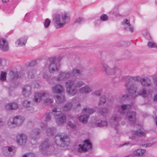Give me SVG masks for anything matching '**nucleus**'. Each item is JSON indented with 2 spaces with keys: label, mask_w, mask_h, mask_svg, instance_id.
Instances as JSON below:
<instances>
[{
  "label": "nucleus",
  "mask_w": 157,
  "mask_h": 157,
  "mask_svg": "<svg viewBox=\"0 0 157 157\" xmlns=\"http://www.w3.org/2000/svg\"><path fill=\"white\" fill-rule=\"evenodd\" d=\"M95 111L93 109L84 108L82 110L84 115L80 116L78 118L79 120L83 123H86L89 115L94 113Z\"/></svg>",
  "instance_id": "obj_7"
},
{
  "label": "nucleus",
  "mask_w": 157,
  "mask_h": 157,
  "mask_svg": "<svg viewBox=\"0 0 157 157\" xmlns=\"http://www.w3.org/2000/svg\"><path fill=\"white\" fill-rule=\"evenodd\" d=\"M145 37L148 40H150L151 39V37L150 35L148 34H147L145 36Z\"/></svg>",
  "instance_id": "obj_57"
},
{
  "label": "nucleus",
  "mask_w": 157,
  "mask_h": 157,
  "mask_svg": "<svg viewBox=\"0 0 157 157\" xmlns=\"http://www.w3.org/2000/svg\"><path fill=\"white\" fill-rule=\"evenodd\" d=\"M65 101V97L62 95L57 96L56 97V101L57 103H60L63 102Z\"/></svg>",
  "instance_id": "obj_35"
},
{
  "label": "nucleus",
  "mask_w": 157,
  "mask_h": 157,
  "mask_svg": "<svg viewBox=\"0 0 157 157\" xmlns=\"http://www.w3.org/2000/svg\"><path fill=\"white\" fill-rule=\"evenodd\" d=\"M132 133L134 134V135L139 137L144 136L145 135V132L140 129H139L136 131H132Z\"/></svg>",
  "instance_id": "obj_29"
},
{
  "label": "nucleus",
  "mask_w": 157,
  "mask_h": 157,
  "mask_svg": "<svg viewBox=\"0 0 157 157\" xmlns=\"http://www.w3.org/2000/svg\"><path fill=\"white\" fill-rule=\"evenodd\" d=\"M154 120L155 121L156 125L157 126V116H156L155 117Z\"/></svg>",
  "instance_id": "obj_63"
},
{
  "label": "nucleus",
  "mask_w": 157,
  "mask_h": 157,
  "mask_svg": "<svg viewBox=\"0 0 157 157\" xmlns=\"http://www.w3.org/2000/svg\"><path fill=\"white\" fill-rule=\"evenodd\" d=\"M140 82L144 86H149L151 84V80L147 78H143L140 79Z\"/></svg>",
  "instance_id": "obj_21"
},
{
  "label": "nucleus",
  "mask_w": 157,
  "mask_h": 157,
  "mask_svg": "<svg viewBox=\"0 0 157 157\" xmlns=\"http://www.w3.org/2000/svg\"><path fill=\"white\" fill-rule=\"evenodd\" d=\"M0 48L3 51H6L8 50V42L5 39H2V41H1Z\"/></svg>",
  "instance_id": "obj_22"
},
{
  "label": "nucleus",
  "mask_w": 157,
  "mask_h": 157,
  "mask_svg": "<svg viewBox=\"0 0 157 157\" xmlns=\"http://www.w3.org/2000/svg\"><path fill=\"white\" fill-rule=\"evenodd\" d=\"M36 69H33L30 70L27 73L28 77L29 78H33L36 74Z\"/></svg>",
  "instance_id": "obj_33"
},
{
  "label": "nucleus",
  "mask_w": 157,
  "mask_h": 157,
  "mask_svg": "<svg viewBox=\"0 0 157 157\" xmlns=\"http://www.w3.org/2000/svg\"><path fill=\"white\" fill-rule=\"evenodd\" d=\"M85 84L82 81H76L75 80L69 79L66 82V93L69 95L73 96L77 92V88H79Z\"/></svg>",
  "instance_id": "obj_3"
},
{
  "label": "nucleus",
  "mask_w": 157,
  "mask_h": 157,
  "mask_svg": "<svg viewBox=\"0 0 157 157\" xmlns=\"http://www.w3.org/2000/svg\"><path fill=\"white\" fill-rule=\"evenodd\" d=\"M153 80L155 86L157 87V77H154Z\"/></svg>",
  "instance_id": "obj_56"
},
{
  "label": "nucleus",
  "mask_w": 157,
  "mask_h": 157,
  "mask_svg": "<svg viewBox=\"0 0 157 157\" xmlns=\"http://www.w3.org/2000/svg\"><path fill=\"white\" fill-rule=\"evenodd\" d=\"M27 39L28 37L27 36H25L21 37L15 42L16 46L17 47L25 46Z\"/></svg>",
  "instance_id": "obj_17"
},
{
  "label": "nucleus",
  "mask_w": 157,
  "mask_h": 157,
  "mask_svg": "<svg viewBox=\"0 0 157 157\" xmlns=\"http://www.w3.org/2000/svg\"><path fill=\"white\" fill-rule=\"evenodd\" d=\"M121 117L120 116L117 115H113L112 117L111 120L112 121V125H113L114 128L117 131V127L118 126V121L120 120Z\"/></svg>",
  "instance_id": "obj_16"
},
{
  "label": "nucleus",
  "mask_w": 157,
  "mask_h": 157,
  "mask_svg": "<svg viewBox=\"0 0 157 157\" xmlns=\"http://www.w3.org/2000/svg\"><path fill=\"white\" fill-rule=\"evenodd\" d=\"M122 24L123 25H126L128 27L129 31L131 32H133V27L132 25H131L129 21L127 19L124 20L122 22Z\"/></svg>",
  "instance_id": "obj_28"
},
{
  "label": "nucleus",
  "mask_w": 157,
  "mask_h": 157,
  "mask_svg": "<svg viewBox=\"0 0 157 157\" xmlns=\"http://www.w3.org/2000/svg\"><path fill=\"white\" fill-rule=\"evenodd\" d=\"M92 147V144L91 143L89 140H86L84 141L83 144L79 145V148H78L77 151L79 152H84Z\"/></svg>",
  "instance_id": "obj_10"
},
{
  "label": "nucleus",
  "mask_w": 157,
  "mask_h": 157,
  "mask_svg": "<svg viewBox=\"0 0 157 157\" xmlns=\"http://www.w3.org/2000/svg\"><path fill=\"white\" fill-rule=\"evenodd\" d=\"M100 114L104 116H105L108 113V110L107 109L105 108H104L99 111Z\"/></svg>",
  "instance_id": "obj_41"
},
{
  "label": "nucleus",
  "mask_w": 157,
  "mask_h": 157,
  "mask_svg": "<svg viewBox=\"0 0 157 157\" xmlns=\"http://www.w3.org/2000/svg\"><path fill=\"white\" fill-rule=\"evenodd\" d=\"M102 92V90L101 89H100L99 90H96L93 92L92 94L93 95H95L96 96H99L101 95V93Z\"/></svg>",
  "instance_id": "obj_47"
},
{
  "label": "nucleus",
  "mask_w": 157,
  "mask_h": 157,
  "mask_svg": "<svg viewBox=\"0 0 157 157\" xmlns=\"http://www.w3.org/2000/svg\"><path fill=\"white\" fill-rule=\"evenodd\" d=\"M96 124L98 127L105 126L107 125V122L106 121H103L101 120H98L96 121Z\"/></svg>",
  "instance_id": "obj_36"
},
{
  "label": "nucleus",
  "mask_w": 157,
  "mask_h": 157,
  "mask_svg": "<svg viewBox=\"0 0 157 157\" xmlns=\"http://www.w3.org/2000/svg\"><path fill=\"white\" fill-rule=\"evenodd\" d=\"M52 90L54 93L60 94L63 91V87L61 85L57 84L53 86Z\"/></svg>",
  "instance_id": "obj_19"
},
{
  "label": "nucleus",
  "mask_w": 157,
  "mask_h": 157,
  "mask_svg": "<svg viewBox=\"0 0 157 157\" xmlns=\"http://www.w3.org/2000/svg\"><path fill=\"white\" fill-rule=\"evenodd\" d=\"M84 21V19L81 17L77 18L75 21V23H81L82 21Z\"/></svg>",
  "instance_id": "obj_50"
},
{
  "label": "nucleus",
  "mask_w": 157,
  "mask_h": 157,
  "mask_svg": "<svg viewBox=\"0 0 157 157\" xmlns=\"http://www.w3.org/2000/svg\"><path fill=\"white\" fill-rule=\"evenodd\" d=\"M51 113H46L45 115L46 121H49L51 120Z\"/></svg>",
  "instance_id": "obj_48"
},
{
  "label": "nucleus",
  "mask_w": 157,
  "mask_h": 157,
  "mask_svg": "<svg viewBox=\"0 0 157 157\" xmlns=\"http://www.w3.org/2000/svg\"><path fill=\"white\" fill-rule=\"evenodd\" d=\"M49 96V93L46 91H44L42 93H37L34 95V100L36 102H39L44 98Z\"/></svg>",
  "instance_id": "obj_13"
},
{
  "label": "nucleus",
  "mask_w": 157,
  "mask_h": 157,
  "mask_svg": "<svg viewBox=\"0 0 157 157\" xmlns=\"http://www.w3.org/2000/svg\"><path fill=\"white\" fill-rule=\"evenodd\" d=\"M67 125L72 128H73L75 126V124H73L71 122L69 121L68 122Z\"/></svg>",
  "instance_id": "obj_52"
},
{
  "label": "nucleus",
  "mask_w": 157,
  "mask_h": 157,
  "mask_svg": "<svg viewBox=\"0 0 157 157\" xmlns=\"http://www.w3.org/2000/svg\"><path fill=\"white\" fill-rule=\"evenodd\" d=\"M63 56L62 55L59 56L57 57V60L59 61V62H60V60L63 58Z\"/></svg>",
  "instance_id": "obj_58"
},
{
  "label": "nucleus",
  "mask_w": 157,
  "mask_h": 157,
  "mask_svg": "<svg viewBox=\"0 0 157 157\" xmlns=\"http://www.w3.org/2000/svg\"><path fill=\"white\" fill-rule=\"evenodd\" d=\"M40 132V129L37 128H34L31 132L30 136L32 140H36L38 138Z\"/></svg>",
  "instance_id": "obj_15"
},
{
  "label": "nucleus",
  "mask_w": 157,
  "mask_h": 157,
  "mask_svg": "<svg viewBox=\"0 0 157 157\" xmlns=\"http://www.w3.org/2000/svg\"><path fill=\"white\" fill-rule=\"evenodd\" d=\"M10 75L11 78L12 79L22 77V73L19 72H14L13 71H10Z\"/></svg>",
  "instance_id": "obj_24"
},
{
  "label": "nucleus",
  "mask_w": 157,
  "mask_h": 157,
  "mask_svg": "<svg viewBox=\"0 0 157 157\" xmlns=\"http://www.w3.org/2000/svg\"><path fill=\"white\" fill-rule=\"evenodd\" d=\"M18 83L17 82H12L11 84V87L15 88L17 86Z\"/></svg>",
  "instance_id": "obj_53"
},
{
  "label": "nucleus",
  "mask_w": 157,
  "mask_h": 157,
  "mask_svg": "<svg viewBox=\"0 0 157 157\" xmlns=\"http://www.w3.org/2000/svg\"><path fill=\"white\" fill-rule=\"evenodd\" d=\"M31 87L29 85L25 86L23 88L22 93L24 96L28 97L31 94Z\"/></svg>",
  "instance_id": "obj_18"
},
{
  "label": "nucleus",
  "mask_w": 157,
  "mask_h": 157,
  "mask_svg": "<svg viewBox=\"0 0 157 157\" xmlns=\"http://www.w3.org/2000/svg\"><path fill=\"white\" fill-rule=\"evenodd\" d=\"M106 101V98L104 95H102L100 98L99 101L98 102L99 105H102L104 104Z\"/></svg>",
  "instance_id": "obj_39"
},
{
  "label": "nucleus",
  "mask_w": 157,
  "mask_h": 157,
  "mask_svg": "<svg viewBox=\"0 0 157 157\" xmlns=\"http://www.w3.org/2000/svg\"><path fill=\"white\" fill-rule=\"evenodd\" d=\"M131 106L129 104H122L119 107L118 111L120 115L125 116V118L128 119L129 124H134L136 120V112L134 111H129L131 109Z\"/></svg>",
  "instance_id": "obj_1"
},
{
  "label": "nucleus",
  "mask_w": 157,
  "mask_h": 157,
  "mask_svg": "<svg viewBox=\"0 0 157 157\" xmlns=\"http://www.w3.org/2000/svg\"><path fill=\"white\" fill-rule=\"evenodd\" d=\"M139 95L142 97L145 98L147 97L149 94V92L146 90L145 88H143L139 92Z\"/></svg>",
  "instance_id": "obj_30"
},
{
  "label": "nucleus",
  "mask_w": 157,
  "mask_h": 157,
  "mask_svg": "<svg viewBox=\"0 0 157 157\" xmlns=\"http://www.w3.org/2000/svg\"><path fill=\"white\" fill-rule=\"evenodd\" d=\"M145 150L143 149H138L134 151L133 154L136 156H140L143 155L145 152Z\"/></svg>",
  "instance_id": "obj_34"
},
{
  "label": "nucleus",
  "mask_w": 157,
  "mask_h": 157,
  "mask_svg": "<svg viewBox=\"0 0 157 157\" xmlns=\"http://www.w3.org/2000/svg\"><path fill=\"white\" fill-rule=\"evenodd\" d=\"M71 76L76 77L79 75L80 74V71L77 69H73L71 72H70Z\"/></svg>",
  "instance_id": "obj_37"
},
{
  "label": "nucleus",
  "mask_w": 157,
  "mask_h": 157,
  "mask_svg": "<svg viewBox=\"0 0 157 157\" xmlns=\"http://www.w3.org/2000/svg\"><path fill=\"white\" fill-rule=\"evenodd\" d=\"M18 107V104L14 102L7 104L6 105V108L7 109L14 110L17 109Z\"/></svg>",
  "instance_id": "obj_25"
},
{
  "label": "nucleus",
  "mask_w": 157,
  "mask_h": 157,
  "mask_svg": "<svg viewBox=\"0 0 157 157\" xmlns=\"http://www.w3.org/2000/svg\"><path fill=\"white\" fill-rule=\"evenodd\" d=\"M57 58L54 56L49 58L50 64L49 66V69L51 73H53L55 71H57L59 69L60 65L55 63Z\"/></svg>",
  "instance_id": "obj_8"
},
{
  "label": "nucleus",
  "mask_w": 157,
  "mask_h": 157,
  "mask_svg": "<svg viewBox=\"0 0 157 157\" xmlns=\"http://www.w3.org/2000/svg\"><path fill=\"white\" fill-rule=\"evenodd\" d=\"M43 77L51 84H53L56 82L55 81L56 80V78H51L50 75L48 73H44L43 75Z\"/></svg>",
  "instance_id": "obj_20"
},
{
  "label": "nucleus",
  "mask_w": 157,
  "mask_h": 157,
  "mask_svg": "<svg viewBox=\"0 0 157 157\" xmlns=\"http://www.w3.org/2000/svg\"><path fill=\"white\" fill-rule=\"evenodd\" d=\"M27 14H26L25 16V17L24 18V20H25L26 21L29 22L28 20L26 18V17L27 16Z\"/></svg>",
  "instance_id": "obj_62"
},
{
  "label": "nucleus",
  "mask_w": 157,
  "mask_h": 157,
  "mask_svg": "<svg viewBox=\"0 0 157 157\" xmlns=\"http://www.w3.org/2000/svg\"><path fill=\"white\" fill-rule=\"evenodd\" d=\"M55 143L58 146L65 147L67 146L70 143V139L65 133H59L55 137Z\"/></svg>",
  "instance_id": "obj_5"
},
{
  "label": "nucleus",
  "mask_w": 157,
  "mask_h": 157,
  "mask_svg": "<svg viewBox=\"0 0 157 157\" xmlns=\"http://www.w3.org/2000/svg\"><path fill=\"white\" fill-rule=\"evenodd\" d=\"M40 126L41 128L43 130H45L47 127V125L46 124H44L43 123H42L41 124Z\"/></svg>",
  "instance_id": "obj_54"
},
{
  "label": "nucleus",
  "mask_w": 157,
  "mask_h": 157,
  "mask_svg": "<svg viewBox=\"0 0 157 157\" xmlns=\"http://www.w3.org/2000/svg\"><path fill=\"white\" fill-rule=\"evenodd\" d=\"M49 142L48 140L46 139L41 144L40 146V150L42 154L44 155L48 154L50 146Z\"/></svg>",
  "instance_id": "obj_11"
},
{
  "label": "nucleus",
  "mask_w": 157,
  "mask_h": 157,
  "mask_svg": "<svg viewBox=\"0 0 157 157\" xmlns=\"http://www.w3.org/2000/svg\"><path fill=\"white\" fill-rule=\"evenodd\" d=\"M71 75L70 72L65 71L60 72L58 77L56 78V80L57 81L61 80H66L70 77Z\"/></svg>",
  "instance_id": "obj_12"
},
{
  "label": "nucleus",
  "mask_w": 157,
  "mask_h": 157,
  "mask_svg": "<svg viewBox=\"0 0 157 157\" xmlns=\"http://www.w3.org/2000/svg\"><path fill=\"white\" fill-rule=\"evenodd\" d=\"M16 126L21 125L24 121L25 118L24 117L17 116L14 117Z\"/></svg>",
  "instance_id": "obj_23"
},
{
  "label": "nucleus",
  "mask_w": 157,
  "mask_h": 157,
  "mask_svg": "<svg viewBox=\"0 0 157 157\" xmlns=\"http://www.w3.org/2000/svg\"><path fill=\"white\" fill-rule=\"evenodd\" d=\"M51 23V21L50 19H49L48 18H47L45 20V22L44 23V26L45 28H47L48 27L49 25H50V24Z\"/></svg>",
  "instance_id": "obj_45"
},
{
  "label": "nucleus",
  "mask_w": 157,
  "mask_h": 157,
  "mask_svg": "<svg viewBox=\"0 0 157 157\" xmlns=\"http://www.w3.org/2000/svg\"><path fill=\"white\" fill-rule=\"evenodd\" d=\"M27 140L26 136L24 134H21L17 137V142L20 145L25 144Z\"/></svg>",
  "instance_id": "obj_14"
},
{
  "label": "nucleus",
  "mask_w": 157,
  "mask_h": 157,
  "mask_svg": "<svg viewBox=\"0 0 157 157\" xmlns=\"http://www.w3.org/2000/svg\"><path fill=\"white\" fill-rule=\"evenodd\" d=\"M128 96L127 94H125L122 96V98H121V101H123L124 100L127 99Z\"/></svg>",
  "instance_id": "obj_55"
},
{
  "label": "nucleus",
  "mask_w": 157,
  "mask_h": 157,
  "mask_svg": "<svg viewBox=\"0 0 157 157\" xmlns=\"http://www.w3.org/2000/svg\"><path fill=\"white\" fill-rule=\"evenodd\" d=\"M37 64L36 60H32L29 62H27L25 64V66L27 67H33L35 66Z\"/></svg>",
  "instance_id": "obj_38"
},
{
  "label": "nucleus",
  "mask_w": 157,
  "mask_h": 157,
  "mask_svg": "<svg viewBox=\"0 0 157 157\" xmlns=\"http://www.w3.org/2000/svg\"><path fill=\"white\" fill-rule=\"evenodd\" d=\"M23 157H35V155L33 153H30L28 155L25 154L24 155Z\"/></svg>",
  "instance_id": "obj_51"
},
{
  "label": "nucleus",
  "mask_w": 157,
  "mask_h": 157,
  "mask_svg": "<svg viewBox=\"0 0 157 157\" xmlns=\"http://www.w3.org/2000/svg\"><path fill=\"white\" fill-rule=\"evenodd\" d=\"M14 118H10L8 121V125L9 127L11 128L16 127Z\"/></svg>",
  "instance_id": "obj_32"
},
{
  "label": "nucleus",
  "mask_w": 157,
  "mask_h": 157,
  "mask_svg": "<svg viewBox=\"0 0 157 157\" xmlns=\"http://www.w3.org/2000/svg\"><path fill=\"white\" fill-rule=\"evenodd\" d=\"M140 79L139 76H125L122 77V80L126 82L125 84L126 90L128 92L129 96L132 98H135L137 95L138 94L136 92V87L134 84L131 85L129 87H128V86L131 82H132L133 81H140Z\"/></svg>",
  "instance_id": "obj_2"
},
{
  "label": "nucleus",
  "mask_w": 157,
  "mask_h": 157,
  "mask_svg": "<svg viewBox=\"0 0 157 157\" xmlns=\"http://www.w3.org/2000/svg\"><path fill=\"white\" fill-rule=\"evenodd\" d=\"M53 100L52 99H50L49 98H46L44 100V102L46 103L47 104H51Z\"/></svg>",
  "instance_id": "obj_46"
},
{
  "label": "nucleus",
  "mask_w": 157,
  "mask_h": 157,
  "mask_svg": "<svg viewBox=\"0 0 157 157\" xmlns=\"http://www.w3.org/2000/svg\"><path fill=\"white\" fill-rule=\"evenodd\" d=\"M56 128L55 127H51L47 129L46 133L49 136H52L56 132Z\"/></svg>",
  "instance_id": "obj_27"
},
{
  "label": "nucleus",
  "mask_w": 157,
  "mask_h": 157,
  "mask_svg": "<svg viewBox=\"0 0 157 157\" xmlns=\"http://www.w3.org/2000/svg\"><path fill=\"white\" fill-rule=\"evenodd\" d=\"M154 101H157V94L155 95L154 98Z\"/></svg>",
  "instance_id": "obj_61"
},
{
  "label": "nucleus",
  "mask_w": 157,
  "mask_h": 157,
  "mask_svg": "<svg viewBox=\"0 0 157 157\" xmlns=\"http://www.w3.org/2000/svg\"><path fill=\"white\" fill-rule=\"evenodd\" d=\"M30 102L27 100H25L23 102V105L25 107H27L29 106Z\"/></svg>",
  "instance_id": "obj_49"
},
{
  "label": "nucleus",
  "mask_w": 157,
  "mask_h": 157,
  "mask_svg": "<svg viewBox=\"0 0 157 157\" xmlns=\"http://www.w3.org/2000/svg\"><path fill=\"white\" fill-rule=\"evenodd\" d=\"M70 18L67 13L62 14V16L58 14L55 15L53 21L54 25L57 29L63 27L69 21Z\"/></svg>",
  "instance_id": "obj_4"
},
{
  "label": "nucleus",
  "mask_w": 157,
  "mask_h": 157,
  "mask_svg": "<svg viewBox=\"0 0 157 157\" xmlns=\"http://www.w3.org/2000/svg\"><path fill=\"white\" fill-rule=\"evenodd\" d=\"M102 64L103 66L104 70L106 74L108 75H112L115 73H120L121 70L118 68L115 67L113 68H110L108 65L102 61Z\"/></svg>",
  "instance_id": "obj_9"
},
{
  "label": "nucleus",
  "mask_w": 157,
  "mask_h": 157,
  "mask_svg": "<svg viewBox=\"0 0 157 157\" xmlns=\"http://www.w3.org/2000/svg\"><path fill=\"white\" fill-rule=\"evenodd\" d=\"M3 3H6L9 1V0H2Z\"/></svg>",
  "instance_id": "obj_64"
},
{
  "label": "nucleus",
  "mask_w": 157,
  "mask_h": 157,
  "mask_svg": "<svg viewBox=\"0 0 157 157\" xmlns=\"http://www.w3.org/2000/svg\"><path fill=\"white\" fill-rule=\"evenodd\" d=\"M4 125V122L2 121V119L0 118V127Z\"/></svg>",
  "instance_id": "obj_59"
},
{
  "label": "nucleus",
  "mask_w": 157,
  "mask_h": 157,
  "mask_svg": "<svg viewBox=\"0 0 157 157\" xmlns=\"http://www.w3.org/2000/svg\"><path fill=\"white\" fill-rule=\"evenodd\" d=\"M101 20L103 21H105L107 20L108 17L107 15L105 14H103L101 15L100 17Z\"/></svg>",
  "instance_id": "obj_44"
},
{
  "label": "nucleus",
  "mask_w": 157,
  "mask_h": 157,
  "mask_svg": "<svg viewBox=\"0 0 157 157\" xmlns=\"http://www.w3.org/2000/svg\"><path fill=\"white\" fill-rule=\"evenodd\" d=\"M91 90L88 86H85L81 88L79 90V92L82 94H87L91 92Z\"/></svg>",
  "instance_id": "obj_26"
},
{
  "label": "nucleus",
  "mask_w": 157,
  "mask_h": 157,
  "mask_svg": "<svg viewBox=\"0 0 157 157\" xmlns=\"http://www.w3.org/2000/svg\"><path fill=\"white\" fill-rule=\"evenodd\" d=\"M59 110L57 108H54L53 109L52 113L55 117L57 124L62 125L66 122V117L65 115L61 113Z\"/></svg>",
  "instance_id": "obj_6"
},
{
  "label": "nucleus",
  "mask_w": 157,
  "mask_h": 157,
  "mask_svg": "<svg viewBox=\"0 0 157 157\" xmlns=\"http://www.w3.org/2000/svg\"><path fill=\"white\" fill-rule=\"evenodd\" d=\"M7 73L6 72L2 71L0 75V80L2 81H4L6 80Z\"/></svg>",
  "instance_id": "obj_42"
},
{
  "label": "nucleus",
  "mask_w": 157,
  "mask_h": 157,
  "mask_svg": "<svg viewBox=\"0 0 157 157\" xmlns=\"http://www.w3.org/2000/svg\"><path fill=\"white\" fill-rule=\"evenodd\" d=\"M72 106V104L71 102H68L63 106L62 108L64 111H68L71 110Z\"/></svg>",
  "instance_id": "obj_31"
},
{
  "label": "nucleus",
  "mask_w": 157,
  "mask_h": 157,
  "mask_svg": "<svg viewBox=\"0 0 157 157\" xmlns=\"http://www.w3.org/2000/svg\"><path fill=\"white\" fill-rule=\"evenodd\" d=\"M147 45L150 48H157V43L151 42H149Z\"/></svg>",
  "instance_id": "obj_43"
},
{
  "label": "nucleus",
  "mask_w": 157,
  "mask_h": 157,
  "mask_svg": "<svg viewBox=\"0 0 157 157\" xmlns=\"http://www.w3.org/2000/svg\"><path fill=\"white\" fill-rule=\"evenodd\" d=\"M15 147L14 146L6 147L3 148V151L4 152L5 151H6L12 152L14 149Z\"/></svg>",
  "instance_id": "obj_40"
},
{
  "label": "nucleus",
  "mask_w": 157,
  "mask_h": 157,
  "mask_svg": "<svg viewBox=\"0 0 157 157\" xmlns=\"http://www.w3.org/2000/svg\"><path fill=\"white\" fill-rule=\"evenodd\" d=\"M136 138V136H132L131 137H130L129 138V139H130L132 140H135Z\"/></svg>",
  "instance_id": "obj_60"
}]
</instances>
